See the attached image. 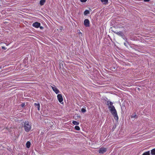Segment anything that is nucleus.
Listing matches in <instances>:
<instances>
[{
    "mask_svg": "<svg viewBox=\"0 0 155 155\" xmlns=\"http://www.w3.org/2000/svg\"><path fill=\"white\" fill-rule=\"evenodd\" d=\"M26 145L27 148H29L31 145L30 142L29 141H28L26 143Z\"/></svg>",
    "mask_w": 155,
    "mask_h": 155,
    "instance_id": "9d476101",
    "label": "nucleus"
},
{
    "mask_svg": "<svg viewBox=\"0 0 155 155\" xmlns=\"http://www.w3.org/2000/svg\"><path fill=\"white\" fill-rule=\"evenodd\" d=\"M86 110L84 108H82L81 109V111L82 112L84 113L86 112Z\"/></svg>",
    "mask_w": 155,
    "mask_h": 155,
    "instance_id": "6ab92c4d",
    "label": "nucleus"
},
{
    "mask_svg": "<svg viewBox=\"0 0 155 155\" xmlns=\"http://www.w3.org/2000/svg\"><path fill=\"white\" fill-rule=\"evenodd\" d=\"M107 103H108L107 105L108 106V107L110 106H113V103L112 102L108 101H107Z\"/></svg>",
    "mask_w": 155,
    "mask_h": 155,
    "instance_id": "9b49d317",
    "label": "nucleus"
},
{
    "mask_svg": "<svg viewBox=\"0 0 155 155\" xmlns=\"http://www.w3.org/2000/svg\"><path fill=\"white\" fill-rule=\"evenodd\" d=\"M149 0H144V1L145 2H148L149 1Z\"/></svg>",
    "mask_w": 155,
    "mask_h": 155,
    "instance_id": "b1692460",
    "label": "nucleus"
},
{
    "mask_svg": "<svg viewBox=\"0 0 155 155\" xmlns=\"http://www.w3.org/2000/svg\"><path fill=\"white\" fill-rule=\"evenodd\" d=\"M32 25L34 27L38 28L40 25V23L36 22L33 23Z\"/></svg>",
    "mask_w": 155,
    "mask_h": 155,
    "instance_id": "423d86ee",
    "label": "nucleus"
},
{
    "mask_svg": "<svg viewBox=\"0 0 155 155\" xmlns=\"http://www.w3.org/2000/svg\"><path fill=\"white\" fill-rule=\"evenodd\" d=\"M106 149L104 148H101L100 149L99 153H103L106 151Z\"/></svg>",
    "mask_w": 155,
    "mask_h": 155,
    "instance_id": "0eeeda50",
    "label": "nucleus"
},
{
    "mask_svg": "<svg viewBox=\"0 0 155 155\" xmlns=\"http://www.w3.org/2000/svg\"><path fill=\"white\" fill-rule=\"evenodd\" d=\"M72 123L74 125H78L79 124V123L76 121H73Z\"/></svg>",
    "mask_w": 155,
    "mask_h": 155,
    "instance_id": "f3484780",
    "label": "nucleus"
},
{
    "mask_svg": "<svg viewBox=\"0 0 155 155\" xmlns=\"http://www.w3.org/2000/svg\"><path fill=\"white\" fill-rule=\"evenodd\" d=\"M116 33L118 35H120L121 34V32H117Z\"/></svg>",
    "mask_w": 155,
    "mask_h": 155,
    "instance_id": "412c9836",
    "label": "nucleus"
},
{
    "mask_svg": "<svg viewBox=\"0 0 155 155\" xmlns=\"http://www.w3.org/2000/svg\"><path fill=\"white\" fill-rule=\"evenodd\" d=\"M34 105L35 106V107H37L38 108V110L39 111L40 110V104L38 103L37 104L36 103H35L34 104Z\"/></svg>",
    "mask_w": 155,
    "mask_h": 155,
    "instance_id": "6e6552de",
    "label": "nucleus"
},
{
    "mask_svg": "<svg viewBox=\"0 0 155 155\" xmlns=\"http://www.w3.org/2000/svg\"><path fill=\"white\" fill-rule=\"evenodd\" d=\"M108 108L111 113L114 116L115 119L116 120H117L118 118V117L117 115V111L114 106H110Z\"/></svg>",
    "mask_w": 155,
    "mask_h": 155,
    "instance_id": "f257e3e1",
    "label": "nucleus"
},
{
    "mask_svg": "<svg viewBox=\"0 0 155 155\" xmlns=\"http://www.w3.org/2000/svg\"><path fill=\"white\" fill-rule=\"evenodd\" d=\"M124 45L126 46V44L125 43H124Z\"/></svg>",
    "mask_w": 155,
    "mask_h": 155,
    "instance_id": "bb28decb",
    "label": "nucleus"
},
{
    "mask_svg": "<svg viewBox=\"0 0 155 155\" xmlns=\"http://www.w3.org/2000/svg\"><path fill=\"white\" fill-rule=\"evenodd\" d=\"M25 105V103H22L21 105V106L22 107H23Z\"/></svg>",
    "mask_w": 155,
    "mask_h": 155,
    "instance_id": "4be33fe9",
    "label": "nucleus"
},
{
    "mask_svg": "<svg viewBox=\"0 0 155 155\" xmlns=\"http://www.w3.org/2000/svg\"><path fill=\"white\" fill-rule=\"evenodd\" d=\"M5 44H6V45H7V46H8V44L7 43H5Z\"/></svg>",
    "mask_w": 155,
    "mask_h": 155,
    "instance_id": "393cba45",
    "label": "nucleus"
},
{
    "mask_svg": "<svg viewBox=\"0 0 155 155\" xmlns=\"http://www.w3.org/2000/svg\"><path fill=\"white\" fill-rule=\"evenodd\" d=\"M89 11L88 10H86L84 12V14L85 15H86L89 14Z\"/></svg>",
    "mask_w": 155,
    "mask_h": 155,
    "instance_id": "4468645a",
    "label": "nucleus"
},
{
    "mask_svg": "<svg viewBox=\"0 0 155 155\" xmlns=\"http://www.w3.org/2000/svg\"><path fill=\"white\" fill-rule=\"evenodd\" d=\"M45 2L46 0H41L40 2V4L41 5H44Z\"/></svg>",
    "mask_w": 155,
    "mask_h": 155,
    "instance_id": "1a4fd4ad",
    "label": "nucleus"
},
{
    "mask_svg": "<svg viewBox=\"0 0 155 155\" xmlns=\"http://www.w3.org/2000/svg\"><path fill=\"white\" fill-rule=\"evenodd\" d=\"M51 87L53 91L56 94H58L60 92L59 91L56 87L55 86H51Z\"/></svg>",
    "mask_w": 155,
    "mask_h": 155,
    "instance_id": "20e7f679",
    "label": "nucleus"
},
{
    "mask_svg": "<svg viewBox=\"0 0 155 155\" xmlns=\"http://www.w3.org/2000/svg\"><path fill=\"white\" fill-rule=\"evenodd\" d=\"M57 97L59 102L61 104H63V99L62 95L60 94H58L57 96Z\"/></svg>",
    "mask_w": 155,
    "mask_h": 155,
    "instance_id": "7ed1b4c3",
    "label": "nucleus"
},
{
    "mask_svg": "<svg viewBox=\"0 0 155 155\" xmlns=\"http://www.w3.org/2000/svg\"><path fill=\"white\" fill-rule=\"evenodd\" d=\"M151 154L152 155H155V148L151 150Z\"/></svg>",
    "mask_w": 155,
    "mask_h": 155,
    "instance_id": "f8f14e48",
    "label": "nucleus"
},
{
    "mask_svg": "<svg viewBox=\"0 0 155 155\" xmlns=\"http://www.w3.org/2000/svg\"><path fill=\"white\" fill-rule=\"evenodd\" d=\"M2 49H4V50H5L6 49V48H5V47H3V46L2 47Z\"/></svg>",
    "mask_w": 155,
    "mask_h": 155,
    "instance_id": "5701e85b",
    "label": "nucleus"
},
{
    "mask_svg": "<svg viewBox=\"0 0 155 155\" xmlns=\"http://www.w3.org/2000/svg\"><path fill=\"white\" fill-rule=\"evenodd\" d=\"M142 155H150V151H147L144 153Z\"/></svg>",
    "mask_w": 155,
    "mask_h": 155,
    "instance_id": "2eb2a0df",
    "label": "nucleus"
},
{
    "mask_svg": "<svg viewBox=\"0 0 155 155\" xmlns=\"http://www.w3.org/2000/svg\"><path fill=\"white\" fill-rule=\"evenodd\" d=\"M131 118H137V115L136 113H134V114L132 115L131 116Z\"/></svg>",
    "mask_w": 155,
    "mask_h": 155,
    "instance_id": "dca6fc26",
    "label": "nucleus"
},
{
    "mask_svg": "<svg viewBox=\"0 0 155 155\" xmlns=\"http://www.w3.org/2000/svg\"><path fill=\"white\" fill-rule=\"evenodd\" d=\"M101 2L104 4H106L107 3L108 0H100Z\"/></svg>",
    "mask_w": 155,
    "mask_h": 155,
    "instance_id": "ddd939ff",
    "label": "nucleus"
},
{
    "mask_svg": "<svg viewBox=\"0 0 155 155\" xmlns=\"http://www.w3.org/2000/svg\"><path fill=\"white\" fill-rule=\"evenodd\" d=\"M87 1V0H80V1L81 2H85L86 1Z\"/></svg>",
    "mask_w": 155,
    "mask_h": 155,
    "instance_id": "aec40b11",
    "label": "nucleus"
},
{
    "mask_svg": "<svg viewBox=\"0 0 155 155\" xmlns=\"http://www.w3.org/2000/svg\"><path fill=\"white\" fill-rule=\"evenodd\" d=\"M79 33L81 34H82V33L81 32H80Z\"/></svg>",
    "mask_w": 155,
    "mask_h": 155,
    "instance_id": "cd10ccee",
    "label": "nucleus"
},
{
    "mask_svg": "<svg viewBox=\"0 0 155 155\" xmlns=\"http://www.w3.org/2000/svg\"><path fill=\"white\" fill-rule=\"evenodd\" d=\"M84 24L86 27H88L89 26V21L87 19H85L84 21Z\"/></svg>",
    "mask_w": 155,
    "mask_h": 155,
    "instance_id": "39448f33",
    "label": "nucleus"
},
{
    "mask_svg": "<svg viewBox=\"0 0 155 155\" xmlns=\"http://www.w3.org/2000/svg\"><path fill=\"white\" fill-rule=\"evenodd\" d=\"M75 129L76 130H80V127L78 126H75Z\"/></svg>",
    "mask_w": 155,
    "mask_h": 155,
    "instance_id": "a211bd4d",
    "label": "nucleus"
},
{
    "mask_svg": "<svg viewBox=\"0 0 155 155\" xmlns=\"http://www.w3.org/2000/svg\"><path fill=\"white\" fill-rule=\"evenodd\" d=\"M1 68H0V69Z\"/></svg>",
    "mask_w": 155,
    "mask_h": 155,
    "instance_id": "c85d7f7f",
    "label": "nucleus"
},
{
    "mask_svg": "<svg viewBox=\"0 0 155 155\" xmlns=\"http://www.w3.org/2000/svg\"><path fill=\"white\" fill-rule=\"evenodd\" d=\"M24 128L25 131L26 132L29 131L31 128V125L29 124L28 122H26L25 123Z\"/></svg>",
    "mask_w": 155,
    "mask_h": 155,
    "instance_id": "f03ea898",
    "label": "nucleus"
},
{
    "mask_svg": "<svg viewBox=\"0 0 155 155\" xmlns=\"http://www.w3.org/2000/svg\"><path fill=\"white\" fill-rule=\"evenodd\" d=\"M42 28H43V27H40V28H41V29H42Z\"/></svg>",
    "mask_w": 155,
    "mask_h": 155,
    "instance_id": "a878e982",
    "label": "nucleus"
}]
</instances>
